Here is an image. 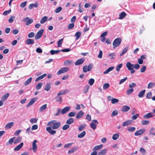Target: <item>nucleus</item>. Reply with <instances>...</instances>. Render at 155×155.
Returning <instances> with one entry per match:
<instances>
[{
    "instance_id": "nucleus-1",
    "label": "nucleus",
    "mask_w": 155,
    "mask_h": 155,
    "mask_svg": "<svg viewBox=\"0 0 155 155\" xmlns=\"http://www.w3.org/2000/svg\"><path fill=\"white\" fill-rule=\"evenodd\" d=\"M47 125L51 127L53 129H57L60 127L61 124L60 122H57L56 120H52L48 122Z\"/></svg>"
},
{
    "instance_id": "nucleus-2",
    "label": "nucleus",
    "mask_w": 155,
    "mask_h": 155,
    "mask_svg": "<svg viewBox=\"0 0 155 155\" xmlns=\"http://www.w3.org/2000/svg\"><path fill=\"white\" fill-rule=\"evenodd\" d=\"M121 41L122 39L120 38H116L113 43V48L115 49L116 47L118 46L120 44Z\"/></svg>"
},
{
    "instance_id": "nucleus-3",
    "label": "nucleus",
    "mask_w": 155,
    "mask_h": 155,
    "mask_svg": "<svg viewBox=\"0 0 155 155\" xmlns=\"http://www.w3.org/2000/svg\"><path fill=\"white\" fill-rule=\"evenodd\" d=\"M93 64L91 63L89 64L88 66L86 65L84 66L83 68V71L84 73H86L87 71H90L93 68Z\"/></svg>"
},
{
    "instance_id": "nucleus-4",
    "label": "nucleus",
    "mask_w": 155,
    "mask_h": 155,
    "mask_svg": "<svg viewBox=\"0 0 155 155\" xmlns=\"http://www.w3.org/2000/svg\"><path fill=\"white\" fill-rule=\"evenodd\" d=\"M69 68L67 67H64L59 69L57 73L58 75H60L62 74L65 73L69 70Z\"/></svg>"
},
{
    "instance_id": "nucleus-5",
    "label": "nucleus",
    "mask_w": 155,
    "mask_h": 155,
    "mask_svg": "<svg viewBox=\"0 0 155 155\" xmlns=\"http://www.w3.org/2000/svg\"><path fill=\"white\" fill-rule=\"evenodd\" d=\"M98 124V123L97 120H92L90 126L93 130H95L96 128L97 125Z\"/></svg>"
},
{
    "instance_id": "nucleus-6",
    "label": "nucleus",
    "mask_w": 155,
    "mask_h": 155,
    "mask_svg": "<svg viewBox=\"0 0 155 155\" xmlns=\"http://www.w3.org/2000/svg\"><path fill=\"white\" fill-rule=\"evenodd\" d=\"M44 29H41L38 32L35 36V38L36 40H38L41 37L43 34Z\"/></svg>"
},
{
    "instance_id": "nucleus-7",
    "label": "nucleus",
    "mask_w": 155,
    "mask_h": 155,
    "mask_svg": "<svg viewBox=\"0 0 155 155\" xmlns=\"http://www.w3.org/2000/svg\"><path fill=\"white\" fill-rule=\"evenodd\" d=\"M46 130L47 132H48L50 134L52 135L55 134L56 132V131L55 130H54V129H52L51 127L50 126L47 127Z\"/></svg>"
},
{
    "instance_id": "nucleus-8",
    "label": "nucleus",
    "mask_w": 155,
    "mask_h": 155,
    "mask_svg": "<svg viewBox=\"0 0 155 155\" xmlns=\"http://www.w3.org/2000/svg\"><path fill=\"white\" fill-rule=\"evenodd\" d=\"M23 21L24 22H26V25L27 26L29 25L30 24L32 23L33 21V20L32 19H29V18L27 17L23 19Z\"/></svg>"
},
{
    "instance_id": "nucleus-9",
    "label": "nucleus",
    "mask_w": 155,
    "mask_h": 155,
    "mask_svg": "<svg viewBox=\"0 0 155 155\" xmlns=\"http://www.w3.org/2000/svg\"><path fill=\"white\" fill-rule=\"evenodd\" d=\"M145 131L146 130L144 129H140L135 132L134 133V135L136 136H137L142 135L145 132Z\"/></svg>"
},
{
    "instance_id": "nucleus-10",
    "label": "nucleus",
    "mask_w": 155,
    "mask_h": 155,
    "mask_svg": "<svg viewBox=\"0 0 155 155\" xmlns=\"http://www.w3.org/2000/svg\"><path fill=\"white\" fill-rule=\"evenodd\" d=\"M38 98L36 97H34L31 99L27 105L26 107H28L33 104L38 100Z\"/></svg>"
},
{
    "instance_id": "nucleus-11",
    "label": "nucleus",
    "mask_w": 155,
    "mask_h": 155,
    "mask_svg": "<svg viewBox=\"0 0 155 155\" xmlns=\"http://www.w3.org/2000/svg\"><path fill=\"white\" fill-rule=\"evenodd\" d=\"M38 142L36 140H35L32 143V150L34 152H35L37 149V145L36 143Z\"/></svg>"
},
{
    "instance_id": "nucleus-12",
    "label": "nucleus",
    "mask_w": 155,
    "mask_h": 155,
    "mask_svg": "<svg viewBox=\"0 0 155 155\" xmlns=\"http://www.w3.org/2000/svg\"><path fill=\"white\" fill-rule=\"evenodd\" d=\"M130 107L127 105L123 106L121 109V110L123 112H126L129 110Z\"/></svg>"
},
{
    "instance_id": "nucleus-13",
    "label": "nucleus",
    "mask_w": 155,
    "mask_h": 155,
    "mask_svg": "<svg viewBox=\"0 0 155 155\" xmlns=\"http://www.w3.org/2000/svg\"><path fill=\"white\" fill-rule=\"evenodd\" d=\"M71 107L68 106L64 107L61 111L62 114H64L67 112L70 109Z\"/></svg>"
},
{
    "instance_id": "nucleus-14",
    "label": "nucleus",
    "mask_w": 155,
    "mask_h": 155,
    "mask_svg": "<svg viewBox=\"0 0 155 155\" xmlns=\"http://www.w3.org/2000/svg\"><path fill=\"white\" fill-rule=\"evenodd\" d=\"M84 59L81 58L78 59L75 63V64L76 65H80L83 63L84 61Z\"/></svg>"
},
{
    "instance_id": "nucleus-15",
    "label": "nucleus",
    "mask_w": 155,
    "mask_h": 155,
    "mask_svg": "<svg viewBox=\"0 0 155 155\" xmlns=\"http://www.w3.org/2000/svg\"><path fill=\"white\" fill-rule=\"evenodd\" d=\"M154 116L152 113H149L144 115L143 117L144 119H147L153 117Z\"/></svg>"
},
{
    "instance_id": "nucleus-16",
    "label": "nucleus",
    "mask_w": 155,
    "mask_h": 155,
    "mask_svg": "<svg viewBox=\"0 0 155 155\" xmlns=\"http://www.w3.org/2000/svg\"><path fill=\"white\" fill-rule=\"evenodd\" d=\"M126 66L129 70H130L134 68V64H132L130 62H128L126 64Z\"/></svg>"
},
{
    "instance_id": "nucleus-17",
    "label": "nucleus",
    "mask_w": 155,
    "mask_h": 155,
    "mask_svg": "<svg viewBox=\"0 0 155 155\" xmlns=\"http://www.w3.org/2000/svg\"><path fill=\"white\" fill-rule=\"evenodd\" d=\"M14 124V123L13 122H9L6 124L5 126V129H9L11 128Z\"/></svg>"
},
{
    "instance_id": "nucleus-18",
    "label": "nucleus",
    "mask_w": 155,
    "mask_h": 155,
    "mask_svg": "<svg viewBox=\"0 0 155 155\" xmlns=\"http://www.w3.org/2000/svg\"><path fill=\"white\" fill-rule=\"evenodd\" d=\"M24 143L23 142L21 143L19 145L14 148V150L15 151L19 150L22 147Z\"/></svg>"
},
{
    "instance_id": "nucleus-19",
    "label": "nucleus",
    "mask_w": 155,
    "mask_h": 155,
    "mask_svg": "<svg viewBox=\"0 0 155 155\" xmlns=\"http://www.w3.org/2000/svg\"><path fill=\"white\" fill-rule=\"evenodd\" d=\"M78 148V147H72V149L68 151V154H71V153L75 152L77 150Z\"/></svg>"
},
{
    "instance_id": "nucleus-20",
    "label": "nucleus",
    "mask_w": 155,
    "mask_h": 155,
    "mask_svg": "<svg viewBox=\"0 0 155 155\" xmlns=\"http://www.w3.org/2000/svg\"><path fill=\"white\" fill-rule=\"evenodd\" d=\"M34 43V40L33 39H27L25 42V43L28 45L33 44Z\"/></svg>"
},
{
    "instance_id": "nucleus-21",
    "label": "nucleus",
    "mask_w": 155,
    "mask_h": 155,
    "mask_svg": "<svg viewBox=\"0 0 155 155\" xmlns=\"http://www.w3.org/2000/svg\"><path fill=\"white\" fill-rule=\"evenodd\" d=\"M84 113L81 110L79 111L77 114L76 118L77 119L81 118L84 115Z\"/></svg>"
},
{
    "instance_id": "nucleus-22",
    "label": "nucleus",
    "mask_w": 155,
    "mask_h": 155,
    "mask_svg": "<svg viewBox=\"0 0 155 155\" xmlns=\"http://www.w3.org/2000/svg\"><path fill=\"white\" fill-rule=\"evenodd\" d=\"M132 122V121L131 120H127L124 122L122 124V125L124 127L127 126L131 124Z\"/></svg>"
},
{
    "instance_id": "nucleus-23",
    "label": "nucleus",
    "mask_w": 155,
    "mask_h": 155,
    "mask_svg": "<svg viewBox=\"0 0 155 155\" xmlns=\"http://www.w3.org/2000/svg\"><path fill=\"white\" fill-rule=\"evenodd\" d=\"M107 149H104L101 150L100 152H99L98 155H104L106 153V151Z\"/></svg>"
},
{
    "instance_id": "nucleus-24",
    "label": "nucleus",
    "mask_w": 155,
    "mask_h": 155,
    "mask_svg": "<svg viewBox=\"0 0 155 155\" xmlns=\"http://www.w3.org/2000/svg\"><path fill=\"white\" fill-rule=\"evenodd\" d=\"M15 138V137H14L10 139L8 142L6 143V145H8L9 144L12 145L13 142H14V140Z\"/></svg>"
},
{
    "instance_id": "nucleus-25",
    "label": "nucleus",
    "mask_w": 155,
    "mask_h": 155,
    "mask_svg": "<svg viewBox=\"0 0 155 155\" xmlns=\"http://www.w3.org/2000/svg\"><path fill=\"white\" fill-rule=\"evenodd\" d=\"M126 15V14L124 12H121L119 15V19H122L124 18Z\"/></svg>"
},
{
    "instance_id": "nucleus-26",
    "label": "nucleus",
    "mask_w": 155,
    "mask_h": 155,
    "mask_svg": "<svg viewBox=\"0 0 155 155\" xmlns=\"http://www.w3.org/2000/svg\"><path fill=\"white\" fill-rule=\"evenodd\" d=\"M103 147V144H101L99 145L95 146L93 148V150H98L101 149Z\"/></svg>"
},
{
    "instance_id": "nucleus-27",
    "label": "nucleus",
    "mask_w": 155,
    "mask_h": 155,
    "mask_svg": "<svg viewBox=\"0 0 155 155\" xmlns=\"http://www.w3.org/2000/svg\"><path fill=\"white\" fill-rule=\"evenodd\" d=\"M9 94L8 93H6L2 97V100L4 101H5L7 99L9 96Z\"/></svg>"
},
{
    "instance_id": "nucleus-28",
    "label": "nucleus",
    "mask_w": 155,
    "mask_h": 155,
    "mask_svg": "<svg viewBox=\"0 0 155 155\" xmlns=\"http://www.w3.org/2000/svg\"><path fill=\"white\" fill-rule=\"evenodd\" d=\"M46 74H43L42 75L38 77L35 80V81H38L44 78L45 76H46Z\"/></svg>"
},
{
    "instance_id": "nucleus-29",
    "label": "nucleus",
    "mask_w": 155,
    "mask_h": 155,
    "mask_svg": "<svg viewBox=\"0 0 155 155\" xmlns=\"http://www.w3.org/2000/svg\"><path fill=\"white\" fill-rule=\"evenodd\" d=\"M61 52V50H51L50 51V53L51 55H54V54H57Z\"/></svg>"
},
{
    "instance_id": "nucleus-30",
    "label": "nucleus",
    "mask_w": 155,
    "mask_h": 155,
    "mask_svg": "<svg viewBox=\"0 0 155 155\" xmlns=\"http://www.w3.org/2000/svg\"><path fill=\"white\" fill-rule=\"evenodd\" d=\"M48 19V17L46 16H45L41 18V19L40 22L41 24H43L44 23L47 21Z\"/></svg>"
},
{
    "instance_id": "nucleus-31",
    "label": "nucleus",
    "mask_w": 155,
    "mask_h": 155,
    "mask_svg": "<svg viewBox=\"0 0 155 155\" xmlns=\"http://www.w3.org/2000/svg\"><path fill=\"white\" fill-rule=\"evenodd\" d=\"M56 101L58 102L61 103L62 101V99L61 97L59 96H57L55 98Z\"/></svg>"
},
{
    "instance_id": "nucleus-32",
    "label": "nucleus",
    "mask_w": 155,
    "mask_h": 155,
    "mask_svg": "<svg viewBox=\"0 0 155 155\" xmlns=\"http://www.w3.org/2000/svg\"><path fill=\"white\" fill-rule=\"evenodd\" d=\"M32 80V78L31 77L29 78L25 82L24 85L25 86L28 85L31 81Z\"/></svg>"
},
{
    "instance_id": "nucleus-33",
    "label": "nucleus",
    "mask_w": 155,
    "mask_h": 155,
    "mask_svg": "<svg viewBox=\"0 0 155 155\" xmlns=\"http://www.w3.org/2000/svg\"><path fill=\"white\" fill-rule=\"evenodd\" d=\"M22 138L21 137L19 136L16 138L14 141L15 144H16L19 142L21 141Z\"/></svg>"
},
{
    "instance_id": "nucleus-34",
    "label": "nucleus",
    "mask_w": 155,
    "mask_h": 155,
    "mask_svg": "<svg viewBox=\"0 0 155 155\" xmlns=\"http://www.w3.org/2000/svg\"><path fill=\"white\" fill-rule=\"evenodd\" d=\"M114 67L113 66L108 68L106 71L104 72V74H107L110 71H112L114 69Z\"/></svg>"
},
{
    "instance_id": "nucleus-35",
    "label": "nucleus",
    "mask_w": 155,
    "mask_h": 155,
    "mask_svg": "<svg viewBox=\"0 0 155 155\" xmlns=\"http://www.w3.org/2000/svg\"><path fill=\"white\" fill-rule=\"evenodd\" d=\"M146 90H143L141 91L138 94V96L139 97L141 98L143 97L144 94L145 93Z\"/></svg>"
},
{
    "instance_id": "nucleus-36",
    "label": "nucleus",
    "mask_w": 155,
    "mask_h": 155,
    "mask_svg": "<svg viewBox=\"0 0 155 155\" xmlns=\"http://www.w3.org/2000/svg\"><path fill=\"white\" fill-rule=\"evenodd\" d=\"M47 104H45L41 106L39 108V111L41 112L45 110L47 108Z\"/></svg>"
},
{
    "instance_id": "nucleus-37",
    "label": "nucleus",
    "mask_w": 155,
    "mask_h": 155,
    "mask_svg": "<svg viewBox=\"0 0 155 155\" xmlns=\"http://www.w3.org/2000/svg\"><path fill=\"white\" fill-rule=\"evenodd\" d=\"M81 32L78 31L75 33L74 36L76 38V39L78 40L81 37Z\"/></svg>"
},
{
    "instance_id": "nucleus-38",
    "label": "nucleus",
    "mask_w": 155,
    "mask_h": 155,
    "mask_svg": "<svg viewBox=\"0 0 155 155\" xmlns=\"http://www.w3.org/2000/svg\"><path fill=\"white\" fill-rule=\"evenodd\" d=\"M155 86V84L154 82H150L149 83L148 85V89L151 88Z\"/></svg>"
},
{
    "instance_id": "nucleus-39",
    "label": "nucleus",
    "mask_w": 155,
    "mask_h": 155,
    "mask_svg": "<svg viewBox=\"0 0 155 155\" xmlns=\"http://www.w3.org/2000/svg\"><path fill=\"white\" fill-rule=\"evenodd\" d=\"M74 122L73 118H70L68 119L66 123L67 124H70L73 123Z\"/></svg>"
},
{
    "instance_id": "nucleus-40",
    "label": "nucleus",
    "mask_w": 155,
    "mask_h": 155,
    "mask_svg": "<svg viewBox=\"0 0 155 155\" xmlns=\"http://www.w3.org/2000/svg\"><path fill=\"white\" fill-rule=\"evenodd\" d=\"M86 125L85 124H82L80 125L78 127V130L80 131H82L85 127Z\"/></svg>"
},
{
    "instance_id": "nucleus-41",
    "label": "nucleus",
    "mask_w": 155,
    "mask_h": 155,
    "mask_svg": "<svg viewBox=\"0 0 155 155\" xmlns=\"http://www.w3.org/2000/svg\"><path fill=\"white\" fill-rule=\"evenodd\" d=\"M51 88V86L50 83H48L46 84L45 86V90L47 91H48Z\"/></svg>"
},
{
    "instance_id": "nucleus-42",
    "label": "nucleus",
    "mask_w": 155,
    "mask_h": 155,
    "mask_svg": "<svg viewBox=\"0 0 155 155\" xmlns=\"http://www.w3.org/2000/svg\"><path fill=\"white\" fill-rule=\"evenodd\" d=\"M86 132L84 131L82 132L80 134L78 135V137L79 138H82L86 134Z\"/></svg>"
},
{
    "instance_id": "nucleus-43",
    "label": "nucleus",
    "mask_w": 155,
    "mask_h": 155,
    "mask_svg": "<svg viewBox=\"0 0 155 155\" xmlns=\"http://www.w3.org/2000/svg\"><path fill=\"white\" fill-rule=\"evenodd\" d=\"M90 86L88 85H86L84 88V90L83 91V93L86 94L88 92Z\"/></svg>"
},
{
    "instance_id": "nucleus-44",
    "label": "nucleus",
    "mask_w": 155,
    "mask_h": 155,
    "mask_svg": "<svg viewBox=\"0 0 155 155\" xmlns=\"http://www.w3.org/2000/svg\"><path fill=\"white\" fill-rule=\"evenodd\" d=\"M128 47H126L125 48H124L123 51L120 54V56H121L124 54H125L128 51Z\"/></svg>"
},
{
    "instance_id": "nucleus-45",
    "label": "nucleus",
    "mask_w": 155,
    "mask_h": 155,
    "mask_svg": "<svg viewBox=\"0 0 155 155\" xmlns=\"http://www.w3.org/2000/svg\"><path fill=\"white\" fill-rule=\"evenodd\" d=\"M42 85V83L41 82H40L38 83L36 86V89L37 90H38L40 89Z\"/></svg>"
},
{
    "instance_id": "nucleus-46",
    "label": "nucleus",
    "mask_w": 155,
    "mask_h": 155,
    "mask_svg": "<svg viewBox=\"0 0 155 155\" xmlns=\"http://www.w3.org/2000/svg\"><path fill=\"white\" fill-rule=\"evenodd\" d=\"M119 134H116L113 135L112 136V139L114 140H116L119 138Z\"/></svg>"
},
{
    "instance_id": "nucleus-47",
    "label": "nucleus",
    "mask_w": 155,
    "mask_h": 155,
    "mask_svg": "<svg viewBox=\"0 0 155 155\" xmlns=\"http://www.w3.org/2000/svg\"><path fill=\"white\" fill-rule=\"evenodd\" d=\"M136 130V128L134 127H130L128 128L127 130L130 132H133Z\"/></svg>"
},
{
    "instance_id": "nucleus-48",
    "label": "nucleus",
    "mask_w": 155,
    "mask_h": 155,
    "mask_svg": "<svg viewBox=\"0 0 155 155\" xmlns=\"http://www.w3.org/2000/svg\"><path fill=\"white\" fill-rule=\"evenodd\" d=\"M155 130V128L153 127L151 128L149 131V132L150 135H154L155 133L154 131Z\"/></svg>"
},
{
    "instance_id": "nucleus-49",
    "label": "nucleus",
    "mask_w": 155,
    "mask_h": 155,
    "mask_svg": "<svg viewBox=\"0 0 155 155\" xmlns=\"http://www.w3.org/2000/svg\"><path fill=\"white\" fill-rule=\"evenodd\" d=\"M38 120V119H36L35 118H32L31 119L30 121L32 124H33L34 123H36L37 121Z\"/></svg>"
},
{
    "instance_id": "nucleus-50",
    "label": "nucleus",
    "mask_w": 155,
    "mask_h": 155,
    "mask_svg": "<svg viewBox=\"0 0 155 155\" xmlns=\"http://www.w3.org/2000/svg\"><path fill=\"white\" fill-rule=\"evenodd\" d=\"M94 82V79L91 78L88 81V83L90 86L92 85Z\"/></svg>"
},
{
    "instance_id": "nucleus-51",
    "label": "nucleus",
    "mask_w": 155,
    "mask_h": 155,
    "mask_svg": "<svg viewBox=\"0 0 155 155\" xmlns=\"http://www.w3.org/2000/svg\"><path fill=\"white\" fill-rule=\"evenodd\" d=\"M134 91V89L133 88H130L128 89L126 92V94L127 95H130L131 93Z\"/></svg>"
},
{
    "instance_id": "nucleus-52",
    "label": "nucleus",
    "mask_w": 155,
    "mask_h": 155,
    "mask_svg": "<svg viewBox=\"0 0 155 155\" xmlns=\"http://www.w3.org/2000/svg\"><path fill=\"white\" fill-rule=\"evenodd\" d=\"M149 123V121L147 120H143L141 122V124L143 125H146L148 124Z\"/></svg>"
},
{
    "instance_id": "nucleus-53",
    "label": "nucleus",
    "mask_w": 155,
    "mask_h": 155,
    "mask_svg": "<svg viewBox=\"0 0 155 155\" xmlns=\"http://www.w3.org/2000/svg\"><path fill=\"white\" fill-rule=\"evenodd\" d=\"M76 115V112L74 111H72L70 112L68 114L69 117H73L74 116Z\"/></svg>"
},
{
    "instance_id": "nucleus-54",
    "label": "nucleus",
    "mask_w": 155,
    "mask_h": 155,
    "mask_svg": "<svg viewBox=\"0 0 155 155\" xmlns=\"http://www.w3.org/2000/svg\"><path fill=\"white\" fill-rule=\"evenodd\" d=\"M140 115L139 114H137L132 116L131 118L133 120H136L139 117Z\"/></svg>"
},
{
    "instance_id": "nucleus-55",
    "label": "nucleus",
    "mask_w": 155,
    "mask_h": 155,
    "mask_svg": "<svg viewBox=\"0 0 155 155\" xmlns=\"http://www.w3.org/2000/svg\"><path fill=\"white\" fill-rule=\"evenodd\" d=\"M127 79V77H125L124 78L121 79L119 81V84H121L124 83Z\"/></svg>"
},
{
    "instance_id": "nucleus-56",
    "label": "nucleus",
    "mask_w": 155,
    "mask_h": 155,
    "mask_svg": "<svg viewBox=\"0 0 155 155\" xmlns=\"http://www.w3.org/2000/svg\"><path fill=\"white\" fill-rule=\"evenodd\" d=\"M27 3V1H25L24 2H22L20 4V6L22 8H23L25 7V6L26 5Z\"/></svg>"
},
{
    "instance_id": "nucleus-57",
    "label": "nucleus",
    "mask_w": 155,
    "mask_h": 155,
    "mask_svg": "<svg viewBox=\"0 0 155 155\" xmlns=\"http://www.w3.org/2000/svg\"><path fill=\"white\" fill-rule=\"evenodd\" d=\"M15 18V16H14L11 17L8 20V22L10 23L14 21Z\"/></svg>"
},
{
    "instance_id": "nucleus-58",
    "label": "nucleus",
    "mask_w": 155,
    "mask_h": 155,
    "mask_svg": "<svg viewBox=\"0 0 155 155\" xmlns=\"http://www.w3.org/2000/svg\"><path fill=\"white\" fill-rule=\"evenodd\" d=\"M119 101L118 99L116 98H113L111 100V103L113 104H114L118 103Z\"/></svg>"
},
{
    "instance_id": "nucleus-59",
    "label": "nucleus",
    "mask_w": 155,
    "mask_h": 155,
    "mask_svg": "<svg viewBox=\"0 0 155 155\" xmlns=\"http://www.w3.org/2000/svg\"><path fill=\"white\" fill-rule=\"evenodd\" d=\"M35 35V33L34 32H31L28 34V36L29 38H31L34 37Z\"/></svg>"
},
{
    "instance_id": "nucleus-60",
    "label": "nucleus",
    "mask_w": 155,
    "mask_h": 155,
    "mask_svg": "<svg viewBox=\"0 0 155 155\" xmlns=\"http://www.w3.org/2000/svg\"><path fill=\"white\" fill-rule=\"evenodd\" d=\"M74 27V23H71L69 24L68 26V28L69 29H72Z\"/></svg>"
},
{
    "instance_id": "nucleus-61",
    "label": "nucleus",
    "mask_w": 155,
    "mask_h": 155,
    "mask_svg": "<svg viewBox=\"0 0 155 155\" xmlns=\"http://www.w3.org/2000/svg\"><path fill=\"white\" fill-rule=\"evenodd\" d=\"M62 9V8L61 7H59L58 8L56 9L55 10V12L56 13H58L59 12H60L61 10Z\"/></svg>"
},
{
    "instance_id": "nucleus-62",
    "label": "nucleus",
    "mask_w": 155,
    "mask_h": 155,
    "mask_svg": "<svg viewBox=\"0 0 155 155\" xmlns=\"http://www.w3.org/2000/svg\"><path fill=\"white\" fill-rule=\"evenodd\" d=\"M118 114V112L116 110H114L113 111L111 116L112 117H114V116L117 115Z\"/></svg>"
},
{
    "instance_id": "nucleus-63",
    "label": "nucleus",
    "mask_w": 155,
    "mask_h": 155,
    "mask_svg": "<svg viewBox=\"0 0 155 155\" xmlns=\"http://www.w3.org/2000/svg\"><path fill=\"white\" fill-rule=\"evenodd\" d=\"M152 96L151 92H148L147 94L146 97L148 99H150Z\"/></svg>"
},
{
    "instance_id": "nucleus-64",
    "label": "nucleus",
    "mask_w": 155,
    "mask_h": 155,
    "mask_svg": "<svg viewBox=\"0 0 155 155\" xmlns=\"http://www.w3.org/2000/svg\"><path fill=\"white\" fill-rule=\"evenodd\" d=\"M109 87V84L108 83H106L104 84L103 85V89H107Z\"/></svg>"
}]
</instances>
